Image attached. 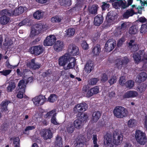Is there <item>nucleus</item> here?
I'll return each mask as SVG.
<instances>
[{"instance_id":"nucleus-1","label":"nucleus","mask_w":147,"mask_h":147,"mask_svg":"<svg viewBox=\"0 0 147 147\" xmlns=\"http://www.w3.org/2000/svg\"><path fill=\"white\" fill-rule=\"evenodd\" d=\"M123 140V136L120 130L116 129L113 132V137L110 134H107L104 137L105 144L111 145L112 143L118 146L121 144Z\"/></svg>"},{"instance_id":"nucleus-2","label":"nucleus","mask_w":147,"mask_h":147,"mask_svg":"<svg viewBox=\"0 0 147 147\" xmlns=\"http://www.w3.org/2000/svg\"><path fill=\"white\" fill-rule=\"evenodd\" d=\"M48 27L46 25H43L41 23L36 24L31 30L30 36L31 38H33L35 36L40 33L42 31H44L48 29Z\"/></svg>"},{"instance_id":"nucleus-3","label":"nucleus","mask_w":147,"mask_h":147,"mask_svg":"<svg viewBox=\"0 0 147 147\" xmlns=\"http://www.w3.org/2000/svg\"><path fill=\"white\" fill-rule=\"evenodd\" d=\"M114 116L117 118H123L128 115L127 110L124 107L117 106L115 107L113 111Z\"/></svg>"},{"instance_id":"nucleus-4","label":"nucleus","mask_w":147,"mask_h":147,"mask_svg":"<svg viewBox=\"0 0 147 147\" xmlns=\"http://www.w3.org/2000/svg\"><path fill=\"white\" fill-rule=\"evenodd\" d=\"M135 136L136 142L140 145H144L147 142V138L146 134L141 130H136Z\"/></svg>"},{"instance_id":"nucleus-5","label":"nucleus","mask_w":147,"mask_h":147,"mask_svg":"<svg viewBox=\"0 0 147 147\" xmlns=\"http://www.w3.org/2000/svg\"><path fill=\"white\" fill-rule=\"evenodd\" d=\"M88 118V115L86 113L81 114L80 116H78L77 119L74 121V127L78 129L82 128L83 125V122L86 121Z\"/></svg>"},{"instance_id":"nucleus-6","label":"nucleus","mask_w":147,"mask_h":147,"mask_svg":"<svg viewBox=\"0 0 147 147\" xmlns=\"http://www.w3.org/2000/svg\"><path fill=\"white\" fill-rule=\"evenodd\" d=\"M10 12L7 9H3L0 11V23L2 24H7L9 21V18L7 16H10Z\"/></svg>"},{"instance_id":"nucleus-7","label":"nucleus","mask_w":147,"mask_h":147,"mask_svg":"<svg viewBox=\"0 0 147 147\" xmlns=\"http://www.w3.org/2000/svg\"><path fill=\"white\" fill-rule=\"evenodd\" d=\"M83 92L85 96L89 97L98 93L99 92V88L97 86H95L89 90H88L86 87L84 86L83 88Z\"/></svg>"},{"instance_id":"nucleus-8","label":"nucleus","mask_w":147,"mask_h":147,"mask_svg":"<svg viewBox=\"0 0 147 147\" xmlns=\"http://www.w3.org/2000/svg\"><path fill=\"white\" fill-rule=\"evenodd\" d=\"M18 88L17 91L18 93L17 95L18 98H22L24 96L26 86L23 80H20L18 84Z\"/></svg>"},{"instance_id":"nucleus-9","label":"nucleus","mask_w":147,"mask_h":147,"mask_svg":"<svg viewBox=\"0 0 147 147\" xmlns=\"http://www.w3.org/2000/svg\"><path fill=\"white\" fill-rule=\"evenodd\" d=\"M88 108V105L85 103H81L76 105L73 109L75 113H79L80 114L82 111H84L87 109Z\"/></svg>"},{"instance_id":"nucleus-10","label":"nucleus","mask_w":147,"mask_h":147,"mask_svg":"<svg viewBox=\"0 0 147 147\" xmlns=\"http://www.w3.org/2000/svg\"><path fill=\"white\" fill-rule=\"evenodd\" d=\"M110 1L113 3L112 5L115 9L118 8V7L120 6L123 8H125L127 7L129 5H131L132 2V0H129L128 1L129 5L126 6L124 3L122 2L121 0H111Z\"/></svg>"},{"instance_id":"nucleus-11","label":"nucleus","mask_w":147,"mask_h":147,"mask_svg":"<svg viewBox=\"0 0 147 147\" xmlns=\"http://www.w3.org/2000/svg\"><path fill=\"white\" fill-rule=\"evenodd\" d=\"M27 8L25 7H19L13 10H9L10 12V16H17L23 13L24 11H27Z\"/></svg>"},{"instance_id":"nucleus-12","label":"nucleus","mask_w":147,"mask_h":147,"mask_svg":"<svg viewBox=\"0 0 147 147\" xmlns=\"http://www.w3.org/2000/svg\"><path fill=\"white\" fill-rule=\"evenodd\" d=\"M34 104L36 106L42 105L46 101L45 96L40 95L34 98L32 100Z\"/></svg>"},{"instance_id":"nucleus-13","label":"nucleus","mask_w":147,"mask_h":147,"mask_svg":"<svg viewBox=\"0 0 147 147\" xmlns=\"http://www.w3.org/2000/svg\"><path fill=\"white\" fill-rule=\"evenodd\" d=\"M116 44L115 41L113 40H108L105 44V49L107 52H110L114 48Z\"/></svg>"},{"instance_id":"nucleus-14","label":"nucleus","mask_w":147,"mask_h":147,"mask_svg":"<svg viewBox=\"0 0 147 147\" xmlns=\"http://www.w3.org/2000/svg\"><path fill=\"white\" fill-rule=\"evenodd\" d=\"M128 59L126 57H122L117 60L115 67L119 69H121L123 66L127 64Z\"/></svg>"},{"instance_id":"nucleus-15","label":"nucleus","mask_w":147,"mask_h":147,"mask_svg":"<svg viewBox=\"0 0 147 147\" xmlns=\"http://www.w3.org/2000/svg\"><path fill=\"white\" fill-rule=\"evenodd\" d=\"M71 57L69 54H66L60 57L59 59V64L61 66H64L69 62V60Z\"/></svg>"},{"instance_id":"nucleus-16","label":"nucleus","mask_w":147,"mask_h":147,"mask_svg":"<svg viewBox=\"0 0 147 147\" xmlns=\"http://www.w3.org/2000/svg\"><path fill=\"white\" fill-rule=\"evenodd\" d=\"M56 38L54 35H50L47 36L44 41V45L45 46H51L53 45Z\"/></svg>"},{"instance_id":"nucleus-17","label":"nucleus","mask_w":147,"mask_h":147,"mask_svg":"<svg viewBox=\"0 0 147 147\" xmlns=\"http://www.w3.org/2000/svg\"><path fill=\"white\" fill-rule=\"evenodd\" d=\"M64 44L61 40H58L55 42L53 46L54 50L59 52L62 51L64 48Z\"/></svg>"},{"instance_id":"nucleus-18","label":"nucleus","mask_w":147,"mask_h":147,"mask_svg":"<svg viewBox=\"0 0 147 147\" xmlns=\"http://www.w3.org/2000/svg\"><path fill=\"white\" fill-rule=\"evenodd\" d=\"M113 12H110L107 14L106 19L108 24L109 25L114 24L115 22L117 16L115 14L113 15Z\"/></svg>"},{"instance_id":"nucleus-19","label":"nucleus","mask_w":147,"mask_h":147,"mask_svg":"<svg viewBox=\"0 0 147 147\" xmlns=\"http://www.w3.org/2000/svg\"><path fill=\"white\" fill-rule=\"evenodd\" d=\"M41 136L45 140L50 139L53 136V134L50 129L43 130L41 132Z\"/></svg>"},{"instance_id":"nucleus-20","label":"nucleus","mask_w":147,"mask_h":147,"mask_svg":"<svg viewBox=\"0 0 147 147\" xmlns=\"http://www.w3.org/2000/svg\"><path fill=\"white\" fill-rule=\"evenodd\" d=\"M68 52L69 54L72 55H76L79 54L78 47L75 45L69 46Z\"/></svg>"},{"instance_id":"nucleus-21","label":"nucleus","mask_w":147,"mask_h":147,"mask_svg":"<svg viewBox=\"0 0 147 147\" xmlns=\"http://www.w3.org/2000/svg\"><path fill=\"white\" fill-rule=\"evenodd\" d=\"M68 62L69 63L67 65H65L63 67L64 69L66 70L72 69L75 65L76 60L74 58L71 57Z\"/></svg>"},{"instance_id":"nucleus-22","label":"nucleus","mask_w":147,"mask_h":147,"mask_svg":"<svg viewBox=\"0 0 147 147\" xmlns=\"http://www.w3.org/2000/svg\"><path fill=\"white\" fill-rule=\"evenodd\" d=\"M138 95V92L135 91H129L126 92L123 95L125 98H133L137 97Z\"/></svg>"},{"instance_id":"nucleus-23","label":"nucleus","mask_w":147,"mask_h":147,"mask_svg":"<svg viewBox=\"0 0 147 147\" xmlns=\"http://www.w3.org/2000/svg\"><path fill=\"white\" fill-rule=\"evenodd\" d=\"M94 68L93 63L92 61H89L87 62L84 67V71L87 73H90Z\"/></svg>"},{"instance_id":"nucleus-24","label":"nucleus","mask_w":147,"mask_h":147,"mask_svg":"<svg viewBox=\"0 0 147 147\" xmlns=\"http://www.w3.org/2000/svg\"><path fill=\"white\" fill-rule=\"evenodd\" d=\"M9 103L8 101H4L2 102L0 105V109L1 111L5 114H7L8 113L7 106Z\"/></svg>"},{"instance_id":"nucleus-25","label":"nucleus","mask_w":147,"mask_h":147,"mask_svg":"<svg viewBox=\"0 0 147 147\" xmlns=\"http://www.w3.org/2000/svg\"><path fill=\"white\" fill-rule=\"evenodd\" d=\"M32 50L33 53L37 55H38L43 52L44 49L41 46H36L33 48Z\"/></svg>"},{"instance_id":"nucleus-26","label":"nucleus","mask_w":147,"mask_h":147,"mask_svg":"<svg viewBox=\"0 0 147 147\" xmlns=\"http://www.w3.org/2000/svg\"><path fill=\"white\" fill-rule=\"evenodd\" d=\"M138 122L135 119H131L128 121L127 123L128 126L130 128H134L138 125Z\"/></svg>"},{"instance_id":"nucleus-27","label":"nucleus","mask_w":147,"mask_h":147,"mask_svg":"<svg viewBox=\"0 0 147 147\" xmlns=\"http://www.w3.org/2000/svg\"><path fill=\"white\" fill-rule=\"evenodd\" d=\"M27 66L30 68L35 69L39 68L40 67V65L39 63H35L34 62V60L32 59L31 62L27 64Z\"/></svg>"},{"instance_id":"nucleus-28","label":"nucleus","mask_w":147,"mask_h":147,"mask_svg":"<svg viewBox=\"0 0 147 147\" xmlns=\"http://www.w3.org/2000/svg\"><path fill=\"white\" fill-rule=\"evenodd\" d=\"M44 12L43 11L39 10L34 13L33 16L35 19L40 20L43 18L44 16Z\"/></svg>"},{"instance_id":"nucleus-29","label":"nucleus","mask_w":147,"mask_h":147,"mask_svg":"<svg viewBox=\"0 0 147 147\" xmlns=\"http://www.w3.org/2000/svg\"><path fill=\"white\" fill-rule=\"evenodd\" d=\"M101 113L98 111H95L93 113L92 118V121L93 122H96L101 116Z\"/></svg>"},{"instance_id":"nucleus-30","label":"nucleus","mask_w":147,"mask_h":147,"mask_svg":"<svg viewBox=\"0 0 147 147\" xmlns=\"http://www.w3.org/2000/svg\"><path fill=\"white\" fill-rule=\"evenodd\" d=\"M103 18L101 15H98L96 16L94 19V24L96 26H99L103 21Z\"/></svg>"},{"instance_id":"nucleus-31","label":"nucleus","mask_w":147,"mask_h":147,"mask_svg":"<svg viewBox=\"0 0 147 147\" xmlns=\"http://www.w3.org/2000/svg\"><path fill=\"white\" fill-rule=\"evenodd\" d=\"M134 10L132 9H129L127 10L123 14V17L125 18H127L129 16H132L134 14L136 13H135L134 11Z\"/></svg>"},{"instance_id":"nucleus-32","label":"nucleus","mask_w":147,"mask_h":147,"mask_svg":"<svg viewBox=\"0 0 147 147\" xmlns=\"http://www.w3.org/2000/svg\"><path fill=\"white\" fill-rule=\"evenodd\" d=\"M147 78V74H146L145 72H142L137 76V78L138 79V80L137 81L139 82L144 81Z\"/></svg>"},{"instance_id":"nucleus-33","label":"nucleus","mask_w":147,"mask_h":147,"mask_svg":"<svg viewBox=\"0 0 147 147\" xmlns=\"http://www.w3.org/2000/svg\"><path fill=\"white\" fill-rule=\"evenodd\" d=\"M63 18L60 16H56L52 18L51 19V21L53 23H59L61 22Z\"/></svg>"},{"instance_id":"nucleus-34","label":"nucleus","mask_w":147,"mask_h":147,"mask_svg":"<svg viewBox=\"0 0 147 147\" xmlns=\"http://www.w3.org/2000/svg\"><path fill=\"white\" fill-rule=\"evenodd\" d=\"M65 32V34L68 37L73 36L75 32V29L74 28H70L67 30Z\"/></svg>"},{"instance_id":"nucleus-35","label":"nucleus","mask_w":147,"mask_h":147,"mask_svg":"<svg viewBox=\"0 0 147 147\" xmlns=\"http://www.w3.org/2000/svg\"><path fill=\"white\" fill-rule=\"evenodd\" d=\"M100 51V46L97 45L92 49V53L94 55H97L99 54Z\"/></svg>"},{"instance_id":"nucleus-36","label":"nucleus","mask_w":147,"mask_h":147,"mask_svg":"<svg viewBox=\"0 0 147 147\" xmlns=\"http://www.w3.org/2000/svg\"><path fill=\"white\" fill-rule=\"evenodd\" d=\"M59 3L61 5L65 7L69 6L71 4L70 0H59Z\"/></svg>"},{"instance_id":"nucleus-37","label":"nucleus","mask_w":147,"mask_h":147,"mask_svg":"<svg viewBox=\"0 0 147 147\" xmlns=\"http://www.w3.org/2000/svg\"><path fill=\"white\" fill-rule=\"evenodd\" d=\"M55 110H52L48 112L45 115V117L46 118H49L50 117L56 116V113Z\"/></svg>"},{"instance_id":"nucleus-38","label":"nucleus","mask_w":147,"mask_h":147,"mask_svg":"<svg viewBox=\"0 0 147 147\" xmlns=\"http://www.w3.org/2000/svg\"><path fill=\"white\" fill-rule=\"evenodd\" d=\"M145 85L144 84H142L139 85L136 89V90L140 93L144 92L146 89Z\"/></svg>"},{"instance_id":"nucleus-39","label":"nucleus","mask_w":147,"mask_h":147,"mask_svg":"<svg viewBox=\"0 0 147 147\" xmlns=\"http://www.w3.org/2000/svg\"><path fill=\"white\" fill-rule=\"evenodd\" d=\"M138 32V29L135 26H132L129 28V33L130 34H135Z\"/></svg>"},{"instance_id":"nucleus-40","label":"nucleus","mask_w":147,"mask_h":147,"mask_svg":"<svg viewBox=\"0 0 147 147\" xmlns=\"http://www.w3.org/2000/svg\"><path fill=\"white\" fill-rule=\"evenodd\" d=\"M55 144L57 146H61L63 145L61 138L57 136L56 138Z\"/></svg>"},{"instance_id":"nucleus-41","label":"nucleus","mask_w":147,"mask_h":147,"mask_svg":"<svg viewBox=\"0 0 147 147\" xmlns=\"http://www.w3.org/2000/svg\"><path fill=\"white\" fill-rule=\"evenodd\" d=\"M98 6L97 5H93L92 6L89 8L90 12L92 14H95L97 12Z\"/></svg>"},{"instance_id":"nucleus-42","label":"nucleus","mask_w":147,"mask_h":147,"mask_svg":"<svg viewBox=\"0 0 147 147\" xmlns=\"http://www.w3.org/2000/svg\"><path fill=\"white\" fill-rule=\"evenodd\" d=\"M57 99V97L55 94H51L49 97L47 101L51 102H53Z\"/></svg>"},{"instance_id":"nucleus-43","label":"nucleus","mask_w":147,"mask_h":147,"mask_svg":"<svg viewBox=\"0 0 147 147\" xmlns=\"http://www.w3.org/2000/svg\"><path fill=\"white\" fill-rule=\"evenodd\" d=\"M134 82L132 80H129L127 81L125 84V86L126 87L129 89H131L134 86Z\"/></svg>"},{"instance_id":"nucleus-44","label":"nucleus","mask_w":147,"mask_h":147,"mask_svg":"<svg viewBox=\"0 0 147 147\" xmlns=\"http://www.w3.org/2000/svg\"><path fill=\"white\" fill-rule=\"evenodd\" d=\"M15 84L14 82H10L9 85L7 87V90L8 92H11L15 88Z\"/></svg>"},{"instance_id":"nucleus-45","label":"nucleus","mask_w":147,"mask_h":147,"mask_svg":"<svg viewBox=\"0 0 147 147\" xmlns=\"http://www.w3.org/2000/svg\"><path fill=\"white\" fill-rule=\"evenodd\" d=\"M133 57L135 62L137 63H139L141 61L140 56L138 53H136L133 55Z\"/></svg>"},{"instance_id":"nucleus-46","label":"nucleus","mask_w":147,"mask_h":147,"mask_svg":"<svg viewBox=\"0 0 147 147\" xmlns=\"http://www.w3.org/2000/svg\"><path fill=\"white\" fill-rule=\"evenodd\" d=\"M140 32L142 33H145L147 32V24L142 25L140 29Z\"/></svg>"},{"instance_id":"nucleus-47","label":"nucleus","mask_w":147,"mask_h":147,"mask_svg":"<svg viewBox=\"0 0 147 147\" xmlns=\"http://www.w3.org/2000/svg\"><path fill=\"white\" fill-rule=\"evenodd\" d=\"M33 80V78L31 77H29L28 78L27 77H25L24 78V80H23L25 85L28 82H32ZM26 86V85H25Z\"/></svg>"},{"instance_id":"nucleus-48","label":"nucleus","mask_w":147,"mask_h":147,"mask_svg":"<svg viewBox=\"0 0 147 147\" xmlns=\"http://www.w3.org/2000/svg\"><path fill=\"white\" fill-rule=\"evenodd\" d=\"M20 139L18 137L15 138L13 140V144L14 147H20Z\"/></svg>"},{"instance_id":"nucleus-49","label":"nucleus","mask_w":147,"mask_h":147,"mask_svg":"<svg viewBox=\"0 0 147 147\" xmlns=\"http://www.w3.org/2000/svg\"><path fill=\"white\" fill-rule=\"evenodd\" d=\"M81 45L83 49L84 50H87L89 49L88 45L86 41H83Z\"/></svg>"},{"instance_id":"nucleus-50","label":"nucleus","mask_w":147,"mask_h":147,"mask_svg":"<svg viewBox=\"0 0 147 147\" xmlns=\"http://www.w3.org/2000/svg\"><path fill=\"white\" fill-rule=\"evenodd\" d=\"M67 128L68 131L70 133H72L74 130L73 124L71 123H69Z\"/></svg>"},{"instance_id":"nucleus-51","label":"nucleus","mask_w":147,"mask_h":147,"mask_svg":"<svg viewBox=\"0 0 147 147\" xmlns=\"http://www.w3.org/2000/svg\"><path fill=\"white\" fill-rule=\"evenodd\" d=\"M117 78L116 76H113L111 77L109 80V82L110 85H112L116 83Z\"/></svg>"},{"instance_id":"nucleus-52","label":"nucleus","mask_w":147,"mask_h":147,"mask_svg":"<svg viewBox=\"0 0 147 147\" xmlns=\"http://www.w3.org/2000/svg\"><path fill=\"white\" fill-rule=\"evenodd\" d=\"M11 71V70L10 69H6L3 70V71H0V73L5 76H6L9 74Z\"/></svg>"},{"instance_id":"nucleus-53","label":"nucleus","mask_w":147,"mask_h":147,"mask_svg":"<svg viewBox=\"0 0 147 147\" xmlns=\"http://www.w3.org/2000/svg\"><path fill=\"white\" fill-rule=\"evenodd\" d=\"M125 77L124 76H122L119 79V83L121 85L123 86L124 85H125Z\"/></svg>"},{"instance_id":"nucleus-54","label":"nucleus","mask_w":147,"mask_h":147,"mask_svg":"<svg viewBox=\"0 0 147 147\" xmlns=\"http://www.w3.org/2000/svg\"><path fill=\"white\" fill-rule=\"evenodd\" d=\"M128 45L129 47L131 48L133 47L134 48V46L136 47V45L134 42V40H130L128 42Z\"/></svg>"},{"instance_id":"nucleus-55","label":"nucleus","mask_w":147,"mask_h":147,"mask_svg":"<svg viewBox=\"0 0 147 147\" xmlns=\"http://www.w3.org/2000/svg\"><path fill=\"white\" fill-rule=\"evenodd\" d=\"M94 132V130L92 128H89L87 131V135L88 137L90 138L91 137V135Z\"/></svg>"},{"instance_id":"nucleus-56","label":"nucleus","mask_w":147,"mask_h":147,"mask_svg":"<svg viewBox=\"0 0 147 147\" xmlns=\"http://www.w3.org/2000/svg\"><path fill=\"white\" fill-rule=\"evenodd\" d=\"M98 81V80L96 78H94L90 79L89 81V83L92 85H94L95 84L97 81Z\"/></svg>"},{"instance_id":"nucleus-57","label":"nucleus","mask_w":147,"mask_h":147,"mask_svg":"<svg viewBox=\"0 0 147 147\" xmlns=\"http://www.w3.org/2000/svg\"><path fill=\"white\" fill-rule=\"evenodd\" d=\"M94 147H98V145L97 144V136L95 135H93L92 138Z\"/></svg>"},{"instance_id":"nucleus-58","label":"nucleus","mask_w":147,"mask_h":147,"mask_svg":"<svg viewBox=\"0 0 147 147\" xmlns=\"http://www.w3.org/2000/svg\"><path fill=\"white\" fill-rule=\"evenodd\" d=\"M13 44V42L11 39H9L8 38H6L5 40V44L6 45H10Z\"/></svg>"},{"instance_id":"nucleus-59","label":"nucleus","mask_w":147,"mask_h":147,"mask_svg":"<svg viewBox=\"0 0 147 147\" xmlns=\"http://www.w3.org/2000/svg\"><path fill=\"white\" fill-rule=\"evenodd\" d=\"M51 122L52 123L55 125H57L59 124L56 119V116H53L52 117Z\"/></svg>"},{"instance_id":"nucleus-60","label":"nucleus","mask_w":147,"mask_h":147,"mask_svg":"<svg viewBox=\"0 0 147 147\" xmlns=\"http://www.w3.org/2000/svg\"><path fill=\"white\" fill-rule=\"evenodd\" d=\"M28 70L29 69H25V71L24 70L23 72V73H22L20 72V69H18L17 70L16 72L17 73L18 75V76H22V75H24V74H25V72L28 71Z\"/></svg>"},{"instance_id":"nucleus-61","label":"nucleus","mask_w":147,"mask_h":147,"mask_svg":"<svg viewBox=\"0 0 147 147\" xmlns=\"http://www.w3.org/2000/svg\"><path fill=\"white\" fill-rule=\"evenodd\" d=\"M124 37H122L119 39L117 43V46L118 47H120L122 45L123 42L125 41Z\"/></svg>"},{"instance_id":"nucleus-62","label":"nucleus","mask_w":147,"mask_h":147,"mask_svg":"<svg viewBox=\"0 0 147 147\" xmlns=\"http://www.w3.org/2000/svg\"><path fill=\"white\" fill-rule=\"evenodd\" d=\"M28 20L27 19H25L22 21L19 24V25L20 26H22L26 24L28 22Z\"/></svg>"},{"instance_id":"nucleus-63","label":"nucleus","mask_w":147,"mask_h":147,"mask_svg":"<svg viewBox=\"0 0 147 147\" xmlns=\"http://www.w3.org/2000/svg\"><path fill=\"white\" fill-rule=\"evenodd\" d=\"M79 141L77 142L76 146L75 147H83V144L80 139H78Z\"/></svg>"},{"instance_id":"nucleus-64","label":"nucleus","mask_w":147,"mask_h":147,"mask_svg":"<svg viewBox=\"0 0 147 147\" xmlns=\"http://www.w3.org/2000/svg\"><path fill=\"white\" fill-rule=\"evenodd\" d=\"M109 4L103 3V4L102 5V9L103 10H105L109 7Z\"/></svg>"}]
</instances>
